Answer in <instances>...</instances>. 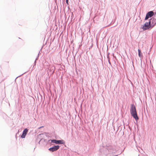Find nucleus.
<instances>
[{"label": "nucleus", "instance_id": "obj_1", "mask_svg": "<svg viewBox=\"0 0 156 156\" xmlns=\"http://www.w3.org/2000/svg\"><path fill=\"white\" fill-rule=\"evenodd\" d=\"M130 112L131 115L134 118L136 121L138 120L139 118L137 114L136 107L133 104L131 105Z\"/></svg>", "mask_w": 156, "mask_h": 156}, {"label": "nucleus", "instance_id": "obj_2", "mask_svg": "<svg viewBox=\"0 0 156 156\" xmlns=\"http://www.w3.org/2000/svg\"><path fill=\"white\" fill-rule=\"evenodd\" d=\"M151 21H150L147 22H146L142 28L143 30H145L149 29L151 27Z\"/></svg>", "mask_w": 156, "mask_h": 156}, {"label": "nucleus", "instance_id": "obj_3", "mask_svg": "<svg viewBox=\"0 0 156 156\" xmlns=\"http://www.w3.org/2000/svg\"><path fill=\"white\" fill-rule=\"evenodd\" d=\"M154 14V12L152 11H150L148 12L146 14L145 18V20H147L148 19L149 17H151Z\"/></svg>", "mask_w": 156, "mask_h": 156}, {"label": "nucleus", "instance_id": "obj_4", "mask_svg": "<svg viewBox=\"0 0 156 156\" xmlns=\"http://www.w3.org/2000/svg\"><path fill=\"white\" fill-rule=\"evenodd\" d=\"M59 146L58 145L54 146L53 147L50 148L49 150L51 152H54L57 151L59 148Z\"/></svg>", "mask_w": 156, "mask_h": 156}, {"label": "nucleus", "instance_id": "obj_5", "mask_svg": "<svg viewBox=\"0 0 156 156\" xmlns=\"http://www.w3.org/2000/svg\"><path fill=\"white\" fill-rule=\"evenodd\" d=\"M28 131V130L27 129H25L23 131L22 134L21 136V138H24Z\"/></svg>", "mask_w": 156, "mask_h": 156}, {"label": "nucleus", "instance_id": "obj_6", "mask_svg": "<svg viewBox=\"0 0 156 156\" xmlns=\"http://www.w3.org/2000/svg\"><path fill=\"white\" fill-rule=\"evenodd\" d=\"M62 140H51V142L56 144H63Z\"/></svg>", "mask_w": 156, "mask_h": 156}, {"label": "nucleus", "instance_id": "obj_7", "mask_svg": "<svg viewBox=\"0 0 156 156\" xmlns=\"http://www.w3.org/2000/svg\"><path fill=\"white\" fill-rule=\"evenodd\" d=\"M49 66L50 67V71H51L52 73H53L54 72L55 67L54 66H51L50 65H49Z\"/></svg>", "mask_w": 156, "mask_h": 156}, {"label": "nucleus", "instance_id": "obj_8", "mask_svg": "<svg viewBox=\"0 0 156 156\" xmlns=\"http://www.w3.org/2000/svg\"><path fill=\"white\" fill-rule=\"evenodd\" d=\"M151 21H152V24H153L154 25L156 24V19H151Z\"/></svg>", "mask_w": 156, "mask_h": 156}, {"label": "nucleus", "instance_id": "obj_9", "mask_svg": "<svg viewBox=\"0 0 156 156\" xmlns=\"http://www.w3.org/2000/svg\"><path fill=\"white\" fill-rule=\"evenodd\" d=\"M138 55L140 57H141L142 56V54L140 50L139 49H138Z\"/></svg>", "mask_w": 156, "mask_h": 156}, {"label": "nucleus", "instance_id": "obj_10", "mask_svg": "<svg viewBox=\"0 0 156 156\" xmlns=\"http://www.w3.org/2000/svg\"><path fill=\"white\" fill-rule=\"evenodd\" d=\"M36 64V61L35 60L34 62V65H35Z\"/></svg>", "mask_w": 156, "mask_h": 156}, {"label": "nucleus", "instance_id": "obj_11", "mask_svg": "<svg viewBox=\"0 0 156 156\" xmlns=\"http://www.w3.org/2000/svg\"><path fill=\"white\" fill-rule=\"evenodd\" d=\"M43 127H44L43 126H41L40 128H39V129H40V128H43Z\"/></svg>", "mask_w": 156, "mask_h": 156}, {"label": "nucleus", "instance_id": "obj_12", "mask_svg": "<svg viewBox=\"0 0 156 156\" xmlns=\"http://www.w3.org/2000/svg\"><path fill=\"white\" fill-rule=\"evenodd\" d=\"M66 2L68 3V0H66Z\"/></svg>", "mask_w": 156, "mask_h": 156}]
</instances>
